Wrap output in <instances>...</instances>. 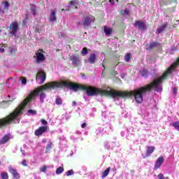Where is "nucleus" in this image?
<instances>
[{
    "label": "nucleus",
    "mask_w": 179,
    "mask_h": 179,
    "mask_svg": "<svg viewBox=\"0 0 179 179\" xmlns=\"http://www.w3.org/2000/svg\"><path fill=\"white\" fill-rule=\"evenodd\" d=\"M55 103L57 106H62V98H61L59 96H57L55 99Z\"/></svg>",
    "instance_id": "obj_20"
},
{
    "label": "nucleus",
    "mask_w": 179,
    "mask_h": 179,
    "mask_svg": "<svg viewBox=\"0 0 179 179\" xmlns=\"http://www.w3.org/2000/svg\"><path fill=\"white\" fill-rule=\"evenodd\" d=\"M87 126V124L86 122H84L81 124V128L85 129Z\"/></svg>",
    "instance_id": "obj_40"
},
{
    "label": "nucleus",
    "mask_w": 179,
    "mask_h": 179,
    "mask_svg": "<svg viewBox=\"0 0 179 179\" xmlns=\"http://www.w3.org/2000/svg\"><path fill=\"white\" fill-rule=\"evenodd\" d=\"M110 170H111V167H108L102 173V178H106L108 174H110Z\"/></svg>",
    "instance_id": "obj_19"
},
{
    "label": "nucleus",
    "mask_w": 179,
    "mask_h": 179,
    "mask_svg": "<svg viewBox=\"0 0 179 179\" xmlns=\"http://www.w3.org/2000/svg\"><path fill=\"white\" fill-rule=\"evenodd\" d=\"M41 122L43 125H44V127H47L46 125L48 124V122H47V120L42 119L41 120Z\"/></svg>",
    "instance_id": "obj_37"
},
{
    "label": "nucleus",
    "mask_w": 179,
    "mask_h": 179,
    "mask_svg": "<svg viewBox=\"0 0 179 179\" xmlns=\"http://www.w3.org/2000/svg\"><path fill=\"white\" fill-rule=\"evenodd\" d=\"M156 150V148L153 145L147 146V150L145 152V157H150L152 156V153Z\"/></svg>",
    "instance_id": "obj_12"
},
{
    "label": "nucleus",
    "mask_w": 179,
    "mask_h": 179,
    "mask_svg": "<svg viewBox=\"0 0 179 179\" xmlns=\"http://www.w3.org/2000/svg\"><path fill=\"white\" fill-rule=\"evenodd\" d=\"M117 65H118V64H115V66H117Z\"/></svg>",
    "instance_id": "obj_52"
},
{
    "label": "nucleus",
    "mask_w": 179,
    "mask_h": 179,
    "mask_svg": "<svg viewBox=\"0 0 179 179\" xmlns=\"http://www.w3.org/2000/svg\"><path fill=\"white\" fill-rule=\"evenodd\" d=\"M10 27L12 30L10 32V34H13V36H16V33H17V29H19V24L16 22H12L10 24Z\"/></svg>",
    "instance_id": "obj_9"
},
{
    "label": "nucleus",
    "mask_w": 179,
    "mask_h": 179,
    "mask_svg": "<svg viewBox=\"0 0 179 179\" xmlns=\"http://www.w3.org/2000/svg\"><path fill=\"white\" fill-rule=\"evenodd\" d=\"M62 88V82L58 81H51L43 85H41L35 89L34 91H31L27 98L22 101L21 104L18 108H17L12 113L8 115L7 117L0 119V128H3L10 124L13 121H15V119L19 117L20 114L22 113V111L24 110L26 106L29 101H31L36 99V96L38 93H41L43 90H47V89H58Z\"/></svg>",
    "instance_id": "obj_2"
},
{
    "label": "nucleus",
    "mask_w": 179,
    "mask_h": 179,
    "mask_svg": "<svg viewBox=\"0 0 179 179\" xmlns=\"http://www.w3.org/2000/svg\"><path fill=\"white\" fill-rule=\"evenodd\" d=\"M38 51H41V52H44V50L43 49H39Z\"/></svg>",
    "instance_id": "obj_48"
},
{
    "label": "nucleus",
    "mask_w": 179,
    "mask_h": 179,
    "mask_svg": "<svg viewBox=\"0 0 179 179\" xmlns=\"http://www.w3.org/2000/svg\"><path fill=\"white\" fill-rule=\"evenodd\" d=\"M39 97H40V101H41V103H43L44 101V99L45 97V93L41 92L40 95H39Z\"/></svg>",
    "instance_id": "obj_27"
},
{
    "label": "nucleus",
    "mask_w": 179,
    "mask_h": 179,
    "mask_svg": "<svg viewBox=\"0 0 179 179\" xmlns=\"http://www.w3.org/2000/svg\"><path fill=\"white\" fill-rule=\"evenodd\" d=\"M103 31L105 33V36H106L107 37H110V36H111V34H113V28H110L107 26L103 27Z\"/></svg>",
    "instance_id": "obj_15"
},
{
    "label": "nucleus",
    "mask_w": 179,
    "mask_h": 179,
    "mask_svg": "<svg viewBox=\"0 0 179 179\" xmlns=\"http://www.w3.org/2000/svg\"><path fill=\"white\" fill-rule=\"evenodd\" d=\"M64 167L62 166H59L57 169L56 170V174L59 175V174H62V173H64Z\"/></svg>",
    "instance_id": "obj_23"
},
{
    "label": "nucleus",
    "mask_w": 179,
    "mask_h": 179,
    "mask_svg": "<svg viewBox=\"0 0 179 179\" xmlns=\"http://www.w3.org/2000/svg\"><path fill=\"white\" fill-rule=\"evenodd\" d=\"M134 27H137L138 30H146V24H145L143 21H136L134 23Z\"/></svg>",
    "instance_id": "obj_10"
},
{
    "label": "nucleus",
    "mask_w": 179,
    "mask_h": 179,
    "mask_svg": "<svg viewBox=\"0 0 179 179\" xmlns=\"http://www.w3.org/2000/svg\"><path fill=\"white\" fill-rule=\"evenodd\" d=\"M163 163H164V157L163 156L158 157L155 164V170H157V169H160V166H162V164H163Z\"/></svg>",
    "instance_id": "obj_11"
},
{
    "label": "nucleus",
    "mask_w": 179,
    "mask_h": 179,
    "mask_svg": "<svg viewBox=\"0 0 179 179\" xmlns=\"http://www.w3.org/2000/svg\"><path fill=\"white\" fill-rule=\"evenodd\" d=\"M48 131V126H41L34 131L35 136H43V134Z\"/></svg>",
    "instance_id": "obj_4"
},
{
    "label": "nucleus",
    "mask_w": 179,
    "mask_h": 179,
    "mask_svg": "<svg viewBox=\"0 0 179 179\" xmlns=\"http://www.w3.org/2000/svg\"><path fill=\"white\" fill-rule=\"evenodd\" d=\"M160 83H162V76L154 80L150 84L140 87L138 88L134 89L133 91H117L115 90H101L96 87L93 86H86L82 84H78L76 83H71L68 80L62 81V87H68L71 89V90H73L74 92H78V90H81V92H86L87 96L88 97H93V96H110L113 99H115L117 97H122V99H125V97H134L135 101L138 104H141L143 103V95L146 94V93H149L152 92V89H155L157 92L160 90L159 86Z\"/></svg>",
    "instance_id": "obj_1"
},
{
    "label": "nucleus",
    "mask_w": 179,
    "mask_h": 179,
    "mask_svg": "<svg viewBox=\"0 0 179 179\" xmlns=\"http://www.w3.org/2000/svg\"><path fill=\"white\" fill-rule=\"evenodd\" d=\"M70 6H71V8H78L76 2L75 1H70Z\"/></svg>",
    "instance_id": "obj_36"
},
{
    "label": "nucleus",
    "mask_w": 179,
    "mask_h": 179,
    "mask_svg": "<svg viewBox=\"0 0 179 179\" xmlns=\"http://www.w3.org/2000/svg\"><path fill=\"white\" fill-rule=\"evenodd\" d=\"M116 2H118V0H116Z\"/></svg>",
    "instance_id": "obj_54"
},
{
    "label": "nucleus",
    "mask_w": 179,
    "mask_h": 179,
    "mask_svg": "<svg viewBox=\"0 0 179 179\" xmlns=\"http://www.w3.org/2000/svg\"><path fill=\"white\" fill-rule=\"evenodd\" d=\"M124 13H125L126 15H129V11H128V9H125L124 10Z\"/></svg>",
    "instance_id": "obj_42"
},
{
    "label": "nucleus",
    "mask_w": 179,
    "mask_h": 179,
    "mask_svg": "<svg viewBox=\"0 0 179 179\" xmlns=\"http://www.w3.org/2000/svg\"><path fill=\"white\" fill-rule=\"evenodd\" d=\"M67 177H69V176H73V170L71 169L69 171H68L66 173Z\"/></svg>",
    "instance_id": "obj_35"
},
{
    "label": "nucleus",
    "mask_w": 179,
    "mask_h": 179,
    "mask_svg": "<svg viewBox=\"0 0 179 179\" xmlns=\"http://www.w3.org/2000/svg\"><path fill=\"white\" fill-rule=\"evenodd\" d=\"M34 58H36V64H41V62L45 61V56H44V54L39 52L36 53V57H34Z\"/></svg>",
    "instance_id": "obj_8"
},
{
    "label": "nucleus",
    "mask_w": 179,
    "mask_h": 179,
    "mask_svg": "<svg viewBox=\"0 0 179 179\" xmlns=\"http://www.w3.org/2000/svg\"><path fill=\"white\" fill-rule=\"evenodd\" d=\"M142 76H144L145 78H148V70L146 69H143L141 72Z\"/></svg>",
    "instance_id": "obj_28"
},
{
    "label": "nucleus",
    "mask_w": 179,
    "mask_h": 179,
    "mask_svg": "<svg viewBox=\"0 0 179 179\" xmlns=\"http://www.w3.org/2000/svg\"><path fill=\"white\" fill-rule=\"evenodd\" d=\"M109 2H110V3H114V0H109Z\"/></svg>",
    "instance_id": "obj_47"
},
{
    "label": "nucleus",
    "mask_w": 179,
    "mask_h": 179,
    "mask_svg": "<svg viewBox=\"0 0 179 179\" xmlns=\"http://www.w3.org/2000/svg\"><path fill=\"white\" fill-rule=\"evenodd\" d=\"M70 61H71L72 64L74 66H78V65H79V64H80V58H79V56L73 54L70 58H69Z\"/></svg>",
    "instance_id": "obj_6"
},
{
    "label": "nucleus",
    "mask_w": 179,
    "mask_h": 179,
    "mask_svg": "<svg viewBox=\"0 0 179 179\" xmlns=\"http://www.w3.org/2000/svg\"><path fill=\"white\" fill-rule=\"evenodd\" d=\"M36 6H32V7L31 8V12L32 15H36Z\"/></svg>",
    "instance_id": "obj_31"
},
{
    "label": "nucleus",
    "mask_w": 179,
    "mask_h": 179,
    "mask_svg": "<svg viewBox=\"0 0 179 179\" xmlns=\"http://www.w3.org/2000/svg\"><path fill=\"white\" fill-rule=\"evenodd\" d=\"M22 165L24 167H27V161L26 159H23L22 162Z\"/></svg>",
    "instance_id": "obj_38"
},
{
    "label": "nucleus",
    "mask_w": 179,
    "mask_h": 179,
    "mask_svg": "<svg viewBox=\"0 0 179 179\" xmlns=\"http://www.w3.org/2000/svg\"><path fill=\"white\" fill-rule=\"evenodd\" d=\"M65 9L62 8V12H64Z\"/></svg>",
    "instance_id": "obj_49"
},
{
    "label": "nucleus",
    "mask_w": 179,
    "mask_h": 179,
    "mask_svg": "<svg viewBox=\"0 0 179 179\" xmlns=\"http://www.w3.org/2000/svg\"><path fill=\"white\" fill-rule=\"evenodd\" d=\"M7 45H6V44H2V45H0V52H5V48H6Z\"/></svg>",
    "instance_id": "obj_29"
},
{
    "label": "nucleus",
    "mask_w": 179,
    "mask_h": 179,
    "mask_svg": "<svg viewBox=\"0 0 179 179\" xmlns=\"http://www.w3.org/2000/svg\"><path fill=\"white\" fill-rule=\"evenodd\" d=\"M52 149V142H50L46 146L45 153H48Z\"/></svg>",
    "instance_id": "obj_22"
},
{
    "label": "nucleus",
    "mask_w": 179,
    "mask_h": 179,
    "mask_svg": "<svg viewBox=\"0 0 179 179\" xmlns=\"http://www.w3.org/2000/svg\"><path fill=\"white\" fill-rule=\"evenodd\" d=\"M102 66L104 68V69H106V66H104V65H102Z\"/></svg>",
    "instance_id": "obj_50"
},
{
    "label": "nucleus",
    "mask_w": 179,
    "mask_h": 179,
    "mask_svg": "<svg viewBox=\"0 0 179 179\" xmlns=\"http://www.w3.org/2000/svg\"><path fill=\"white\" fill-rule=\"evenodd\" d=\"M9 173L13 176V178L20 179V173L17 171V170L12 166L8 168Z\"/></svg>",
    "instance_id": "obj_7"
},
{
    "label": "nucleus",
    "mask_w": 179,
    "mask_h": 179,
    "mask_svg": "<svg viewBox=\"0 0 179 179\" xmlns=\"http://www.w3.org/2000/svg\"><path fill=\"white\" fill-rule=\"evenodd\" d=\"M173 93H176V90H174V91H173Z\"/></svg>",
    "instance_id": "obj_51"
},
{
    "label": "nucleus",
    "mask_w": 179,
    "mask_h": 179,
    "mask_svg": "<svg viewBox=\"0 0 179 179\" xmlns=\"http://www.w3.org/2000/svg\"><path fill=\"white\" fill-rule=\"evenodd\" d=\"M157 177L159 179H169V177H164V175L162 173L158 174Z\"/></svg>",
    "instance_id": "obj_33"
},
{
    "label": "nucleus",
    "mask_w": 179,
    "mask_h": 179,
    "mask_svg": "<svg viewBox=\"0 0 179 179\" xmlns=\"http://www.w3.org/2000/svg\"><path fill=\"white\" fill-rule=\"evenodd\" d=\"M57 20V17L55 16V11L52 10L50 13V21L55 22Z\"/></svg>",
    "instance_id": "obj_21"
},
{
    "label": "nucleus",
    "mask_w": 179,
    "mask_h": 179,
    "mask_svg": "<svg viewBox=\"0 0 179 179\" xmlns=\"http://www.w3.org/2000/svg\"><path fill=\"white\" fill-rule=\"evenodd\" d=\"M162 47V43L157 42V41H153L151 42L149 45V47L146 48V50H153V48H157Z\"/></svg>",
    "instance_id": "obj_13"
},
{
    "label": "nucleus",
    "mask_w": 179,
    "mask_h": 179,
    "mask_svg": "<svg viewBox=\"0 0 179 179\" xmlns=\"http://www.w3.org/2000/svg\"><path fill=\"white\" fill-rule=\"evenodd\" d=\"M167 26H169V23H164V24H162L160 27L157 29V34H160L162 33H163V31H164V30H166V27H167Z\"/></svg>",
    "instance_id": "obj_16"
},
{
    "label": "nucleus",
    "mask_w": 179,
    "mask_h": 179,
    "mask_svg": "<svg viewBox=\"0 0 179 179\" xmlns=\"http://www.w3.org/2000/svg\"><path fill=\"white\" fill-rule=\"evenodd\" d=\"M112 75H113V76H117V75H118V72H117V71L114 70L112 72Z\"/></svg>",
    "instance_id": "obj_41"
},
{
    "label": "nucleus",
    "mask_w": 179,
    "mask_h": 179,
    "mask_svg": "<svg viewBox=\"0 0 179 179\" xmlns=\"http://www.w3.org/2000/svg\"><path fill=\"white\" fill-rule=\"evenodd\" d=\"M78 103H76V101H73V106H76Z\"/></svg>",
    "instance_id": "obj_46"
},
{
    "label": "nucleus",
    "mask_w": 179,
    "mask_h": 179,
    "mask_svg": "<svg viewBox=\"0 0 179 179\" xmlns=\"http://www.w3.org/2000/svg\"><path fill=\"white\" fill-rule=\"evenodd\" d=\"M172 127H173L176 131H179V121L173 122Z\"/></svg>",
    "instance_id": "obj_24"
},
{
    "label": "nucleus",
    "mask_w": 179,
    "mask_h": 179,
    "mask_svg": "<svg viewBox=\"0 0 179 179\" xmlns=\"http://www.w3.org/2000/svg\"><path fill=\"white\" fill-rule=\"evenodd\" d=\"M23 156H27V152H24V150H22Z\"/></svg>",
    "instance_id": "obj_43"
},
{
    "label": "nucleus",
    "mask_w": 179,
    "mask_h": 179,
    "mask_svg": "<svg viewBox=\"0 0 179 179\" xmlns=\"http://www.w3.org/2000/svg\"><path fill=\"white\" fill-rule=\"evenodd\" d=\"M28 113H29V114H32L33 115H35L36 114H37V111H36L33 109L28 110Z\"/></svg>",
    "instance_id": "obj_34"
},
{
    "label": "nucleus",
    "mask_w": 179,
    "mask_h": 179,
    "mask_svg": "<svg viewBox=\"0 0 179 179\" xmlns=\"http://www.w3.org/2000/svg\"><path fill=\"white\" fill-rule=\"evenodd\" d=\"M41 173H45L47 171V166H43V167L40 168Z\"/></svg>",
    "instance_id": "obj_32"
},
{
    "label": "nucleus",
    "mask_w": 179,
    "mask_h": 179,
    "mask_svg": "<svg viewBox=\"0 0 179 179\" xmlns=\"http://www.w3.org/2000/svg\"><path fill=\"white\" fill-rule=\"evenodd\" d=\"M1 31L0 30V33H1Z\"/></svg>",
    "instance_id": "obj_55"
},
{
    "label": "nucleus",
    "mask_w": 179,
    "mask_h": 179,
    "mask_svg": "<svg viewBox=\"0 0 179 179\" xmlns=\"http://www.w3.org/2000/svg\"><path fill=\"white\" fill-rule=\"evenodd\" d=\"M40 31H39V29H38V28H36V29H35V33H38Z\"/></svg>",
    "instance_id": "obj_45"
},
{
    "label": "nucleus",
    "mask_w": 179,
    "mask_h": 179,
    "mask_svg": "<svg viewBox=\"0 0 179 179\" xmlns=\"http://www.w3.org/2000/svg\"><path fill=\"white\" fill-rule=\"evenodd\" d=\"M1 4L3 6V10H6V12H8V10H9V6H10L9 2L4 1L1 2Z\"/></svg>",
    "instance_id": "obj_18"
},
{
    "label": "nucleus",
    "mask_w": 179,
    "mask_h": 179,
    "mask_svg": "<svg viewBox=\"0 0 179 179\" xmlns=\"http://www.w3.org/2000/svg\"><path fill=\"white\" fill-rule=\"evenodd\" d=\"M9 141H10V134H6L0 140V145H5V143H7Z\"/></svg>",
    "instance_id": "obj_14"
},
{
    "label": "nucleus",
    "mask_w": 179,
    "mask_h": 179,
    "mask_svg": "<svg viewBox=\"0 0 179 179\" xmlns=\"http://www.w3.org/2000/svg\"><path fill=\"white\" fill-rule=\"evenodd\" d=\"M1 179H9V176H8V173L2 172L1 174Z\"/></svg>",
    "instance_id": "obj_26"
},
{
    "label": "nucleus",
    "mask_w": 179,
    "mask_h": 179,
    "mask_svg": "<svg viewBox=\"0 0 179 179\" xmlns=\"http://www.w3.org/2000/svg\"><path fill=\"white\" fill-rule=\"evenodd\" d=\"M94 20H95V18L92 15H88L85 16L82 20L83 24L84 26V29H86V27H87L88 26H90L92 23L94 22Z\"/></svg>",
    "instance_id": "obj_3"
},
{
    "label": "nucleus",
    "mask_w": 179,
    "mask_h": 179,
    "mask_svg": "<svg viewBox=\"0 0 179 179\" xmlns=\"http://www.w3.org/2000/svg\"><path fill=\"white\" fill-rule=\"evenodd\" d=\"M37 79L41 80L39 85H43V83H44L47 79V74H45V72L43 71H38L36 77V80H37Z\"/></svg>",
    "instance_id": "obj_5"
},
{
    "label": "nucleus",
    "mask_w": 179,
    "mask_h": 179,
    "mask_svg": "<svg viewBox=\"0 0 179 179\" xmlns=\"http://www.w3.org/2000/svg\"><path fill=\"white\" fill-rule=\"evenodd\" d=\"M0 15H3V11L1 8H0Z\"/></svg>",
    "instance_id": "obj_44"
},
{
    "label": "nucleus",
    "mask_w": 179,
    "mask_h": 179,
    "mask_svg": "<svg viewBox=\"0 0 179 179\" xmlns=\"http://www.w3.org/2000/svg\"><path fill=\"white\" fill-rule=\"evenodd\" d=\"M66 10H69V8L66 9Z\"/></svg>",
    "instance_id": "obj_53"
},
{
    "label": "nucleus",
    "mask_w": 179,
    "mask_h": 179,
    "mask_svg": "<svg viewBox=\"0 0 179 179\" xmlns=\"http://www.w3.org/2000/svg\"><path fill=\"white\" fill-rule=\"evenodd\" d=\"M21 81H22V85H26V83H27V79H26V78H22Z\"/></svg>",
    "instance_id": "obj_39"
},
{
    "label": "nucleus",
    "mask_w": 179,
    "mask_h": 179,
    "mask_svg": "<svg viewBox=\"0 0 179 179\" xmlns=\"http://www.w3.org/2000/svg\"><path fill=\"white\" fill-rule=\"evenodd\" d=\"M124 61L125 62H129L131 61V53H127L124 56Z\"/></svg>",
    "instance_id": "obj_25"
},
{
    "label": "nucleus",
    "mask_w": 179,
    "mask_h": 179,
    "mask_svg": "<svg viewBox=\"0 0 179 179\" xmlns=\"http://www.w3.org/2000/svg\"><path fill=\"white\" fill-rule=\"evenodd\" d=\"M87 48H83L82 51H81V54L82 55H87Z\"/></svg>",
    "instance_id": "obj_30"
},
{
    "label": "nucleus",
    "mask_w": 179,
    "mask_h": 179,
    "mask_svg": "<svg viewBox=\"0 0 179 179\" xmlns=\"http://www.w3.org/2000/svg\"><path fill=\"white\" fill-rule=\"evenodd\" d=\"M96 54L94 53L91 54L88 59L90 64H94V62H96Z\"/></svg>",
    "instance_id": "obj_17"
}]
</instances>
